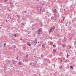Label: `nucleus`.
Segmentation results:
<instances>
[{
	"label": "nucleus",
	"mask_w": 76,
	"mask_h": 76,
	"mask_svg": "<svg viewBox=\"0 0 76 76\" xmlns=\"http://www.w3.org/2000/svg\"><path fill=\"white\" fill-rule=\"evenodd\" d=\"M27 45H28V46H31V44H28Z\"/></svg>",
	"instance_id": "423d86ee"
},
{
	"label": "nucleus",
	"mask_w": 76,
	"mask_h": 76,
	"mask_svg": "<svg viewBox=\"0 0 76 76\" xmlns=\"http://www.w3.org/2000/svg\"><path fill=\"white\" fill-rule=\"evenodd\" d=\"M6 0H4V1H5V2H6Z\"/></svg>",
	"instance_id": "a211bd4d"
},
{
	"label": "nucleus",
	"mask_w": 76,
	"mask_h": 76,
	"mask_svg": "<svg viewBox=\"0 0 76 76\" xmlns=\"http://www.w3.org/2000/svg\"><path fill=\"white\" fill-rule=\"evenodd\" d=\"M63 60H65V58H63Z\"/></svg>",
	"instance_id": "dca6fc26"
},
{
	"label": "nucleus",
	"mask_w": 76,
	"mask_h": 76,
	"mask_svg": "<svg viewBox=\"0 0 76 76\" xmlns=\"http://www.w3.org/2000/svg\"><path fill=\"white\" fill-rule=\"evenodd\" d=\"M63 20H64V19H63Z\"/></svg>",
	"instance_id": "cd10ccee"
},
{
	"label": "nucleus",
	"mask_w": 76,
	"mask_h": 76,
	"mask_svg": "<svg viewBox=\"0 0 76 76\" xmlns=\"http://www.w3.org/2000/svg\"><path fill=\"white\" fill-rule=\"evenodd\" d=\"M64 11H65V10H64Z\"/></svg>",
	"instance_id": "bb28decb"
},
{
	"label": "nucleus",
	"mask_w": 76,
	"mask_h": 76,
	"mask_svg": "<svg viewBox=\"0 0 76 76\" xmlns=\"http://www.w3.org/2000/svg\"><path fill=\"white\" fill-rule=\"evenodd\" d=\"M9 11H10V10H9Z\"/></svg>",
	"instance_id": "393cba45"
},
{
	"label": "nucleus",
	"mask_w": 76,
	"mask_h": 76,
	"mask_svg": "<svg viewBox=\"0 0 76 76\" xmlns=\"http://www.w3.org/2000/svg\"><path fill=\"white\" fill-rule=\"evenodd\" d=\"M38 31L39 32H40V31H41V30H39Z\"/></svg>",
	"instance_id": "ddd939ff"
},
{
	"label": "nucleus",
	"mask_w": 76,
	"mask_h": 76,
	"mask_svg": "<svg viewBox=\"0 0 76 76\" xmlns=\"http://www.w3.org/2000/svg\"><path fill=\"white\" fill-rule=\"evenodd\" d=\"M70 67L71 69H73V67L72 66H71Z\"/></svg>",
	"instance_id": "6e6552de"
},
{
	"label": "nucleus",
	"mask_w": 76,
	"mask_h": 76,
	"mask_svg": "<svg viewBox=\"0 0 76 76\" xmlns=\"http://www.w3.org/2000/svg\"><path fill=\"white\" fill-rule=\"evenodd\" d=\"M10 4H12V3H11V2H10Z\"/></svg>",
	"instance_id": "6ab92c4d"
},
{
	"label": "nucleus",
	"mask_w": 76,
	"mask_h": 76,
	"mask_svg": "<svg viewBox=\"0 0 76 76\" xmlns=\"http://www.w3.org/2000/svg\"><path fill=\"white\" fill-rule=\"evenodd\" d=\"M53 52H54V53H56V49H54L53 50Z\"/></svg>",
	"instance_id": "39448f33"
},
{
	"label": "nucleus",
	"mask_w": 76,
	"mask_h": 76,
	"mask_svg": "<svg viewBox=\"0 0 76 76\" xmlns=\"http://www.w3.org/2000/svg\"><path fill=\"white\" fill-rule=\"evenodd\" d=\"M29 41H31V40H29Z\"/></svg>",
	"instance_id": "a878e982"
},
{
	"label": "nucleus",
	"mask_w": 76,
	"mask_h": 76,
	"mask_svg": "<svg viewBox=\"0 0 76 76\" xmlns=\"http://www.w3.org/2000/svg\"><path fill=\"white\" fill-rule=\"evenodd\" d=\"M4 45H6V43H4Z\"/></svg>",
	"instance_id": "aec40b11"
},
{
	"label": "nucleus",
	"mask_w": 76,
	"mask_h": 76,
	"mask_svg": "<svg viewBox=\"0 0 76 76\" xmlns=\"http://www.w3.org/2000/svg\"><path fill=\"white\" fill-rule=\"evenodd\" d=\"M26 58L28 57V55H26Z\"/></svg>",
	"instance_id": "1a4fd4ad"
},
{
	"label": "nucleus",
	"mask_w": 76,
	"mask_h": 76,
	"mask_svg": "<svg viewBox=\"0 0 76 76\" xmlns=\"http://www.w3.org/2000/svg\"><path fill=\"white\" fill-rule=\"evenodd\" d=\"M37 40L36 42V41H35V42H35V43H36V44H37Z\"/></svg>",
	"instance_id": "9d476101"
},
{
	"label": "nucleus",
	"mask_w": 76,
	"mask_h": 76,
	"mask_svg": "<svg viewBox=\"0 0 76 76\" xmlns=\"http://www.w3.org/2000/svg\"><path fill=\"white\" fill-rule=\"evenodd\" d=\"M52 30H53V28H52V27H51V29L49 31V33H50L51 32H52Z\"/></svg>",
	"instance_id": "f03ea898"
},
{
	"label": "nucleus",
	"mask_w": 76,
	"mask_h": 76,
	"mask_svg": "<svg viewBox=\"0 0 76 76\" xmlns=\"http://www.w3.org/2000/svg\"><path fill=\"white\" fill-rule=\"evenodd\" d=\"M14 36H15V37H16V34H15Z\"/></svg>",
	"instance_id": "2eb2a0df"
},
{
	"label": "nucleus",
	"mask_w": 76,
	"mask_h": 76,
	"mask_svg": "<svg viewBox=\"0 0 76 76\" xmlns=\"http://www.w3.org/2000/svg\"><path fill=\"white\" fill-rule=\"evenodd\" d=\"M53 29H54V28H55V27H54V26H53Z\"/></svg>",
	"instance_id": "9b49d317"
},
{
	"label": "nucleus",
	"mask_w": 76,
	"mask_h": 76,
	"mask_svg": "<svg viewBox=\"0 0 76 76\" xmlns=\"http://www.w3.org/2000/svg\"><path fill=\"white\" fill-rule=\"evenodd\" d=\"M65 18V17L64 18V19Z\"/></svg>",
	"instance_id": "b1692460"
},
{
	"label": "nucleus",
	"mask_w": 76,
	"mask_h": 76,
	"mask_svg": "<svg viewBox=\"0 0 76 76\" xmlns=\"http://www.w3.org/2000/svg\"><path fill=\"white\" fill-rule=\"evenodd\" d=\"M53 13H54V12H55V13H56L57 10L56 9H55L54 10H53Z\"/></svg>",
	"instance_id": "f257e3e1"
},
{
	"label": "nucleus",
	"mask_w": 76,
	"mask_h": 76,
	"mask_svg": "<svg viewBox=\"0 0 76 76\" xmlns=\"http://www.w3.org/2000/svg\"><path fill=\"white\" fill-rule=\"evenodd\" d=\"M6 0L8 1V0Z\"/></svg>",
	"instance_id": "5701e85b"
},
{
	"label": "nucleus",
	"mask_w": 76,
	"mask_h": 76,
	"mask_svg": "<svg viewBox=\"0 0 76 76\" xmlns=\"http://www.w3.org/2000/svg\"><path fill=\"white\" fill-rule=\"evenodd\" d=\"M61 62H62V60H61Z\"/></svg>",
	"instance_id": "412c9836"
},
{
	"label": "nucleus",
	"mask_w": 76,
	"mask_h": 76,
	"mask_svg": "<svg viewBox=\"0 0 76 76\" xmlns=\"http://www.w3.org/2000/svg\"><path fill=\"white\" fill-rule=\"evenodd\" d=\"M38 43H39V42H38Z\"/></svg>",
	"instance_id": "4be33fe9"
},
{
	"label": "nucleus",
	"mask_w": 76,
	"mask_h": 76,
	"mask_svg": "<svg viewBox=\"0 0 76 76\" xmlns=\"http://www.w3.org/2000/svg\"><path fill=\"white\" fill-rule=\"evenodd\" d=\"M18 64H19V65H21L22 64V63L20 62L18 63Z\"/></svg>",
	"instance_id": "20e7f679"
},
{
	"label": "nucleus",
	"mask_w": 76,
	"mask_h": 76,
	"mask_svg": "<svg viewBox=\"0 0 76 76\" xmlns=\"http://www.w3.org/2000/svg\"><path fill=\"white\" fill-rule=\"evenodd\" d=\"M59 69H61V66H60Z\"/></svg>",
	"instance_id": "4468645a"
},
{
	"label": "nucleus",
	"mask_w": 76,
	"mask_h": 76,
	"mask_svg": "<svg viewBox=\"0 0 76 76\" xmlns=\"http://www.w3.org/2000/svg\"><path fill=\"white\" fill-rule=\"evenodd\" d=\"M63 47H64H64H66V46H65V45H63Z\"/></svg>",
	"instance_id": "0eeeda50"
},
{
	"label": "nucleus",
	"mask_w": 76,
	"mask_h": 76,
	"mask_svg": "<svg viewBox=\"0 0 76 76\" xmlns=\"http://www.w3.org/2000/svg\"><path fill=\"white\" fill-rule=\"evenodd\" d=\"M42 47L43 48H45V44H43L42 45Z\"/></svg>",
	"instance_id": "7ed1b4c3"
},
{
	"label": "nucleus",
	"mask_w": 76,
	"mask_h": 76,
	"mask_svg": "<svg viewBox=\"0 0 76 76\" xmlns=\"http://www.w3.org/2000/svg\"><path fill=\"white\" fill-rule=\"evenodd\" d=\"M68 57H69V56L67 55H66V58H68Z\"/></svg>",
	"instance_id": "f8f14e48"
},
{
	"label": "nucleus",
	"mask_w": 76,
	"mask_h": 76,
	"mask_svg": "<svg viewBox=\"0 0 76 76\" xmlns=\"http://www.w3.org/2000/svg\"><path fill=\"white\" fill-rule=\"evenodd\" d=\"M53 47H56V46H54V45H53Z\"/></svg>",
	"instance_id": "f3484780"
}]
</instances>
